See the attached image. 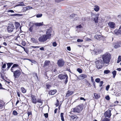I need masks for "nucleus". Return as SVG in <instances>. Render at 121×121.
<instances>
[{
    "label": "nucleus",
    "mask_w": 121,
    "mask_h": 121,
    "mask_svg": "<svg viewBox=\"0 0 121 121\" xmlns=\"http://www.w3.org/2000/svg\"><path fill=\"white\" fill-rule=\"evenodd\" d=\"M65 64V62L62 59H60L57 62V64L59 67L63 66Z\"/></svg>",
    "instance_id": "7"
},
{
    "label": "nucleus",
    "mask_w": 121,
    "mask_h": 121,
    "mask_svg": "<svg viewBox=\"0 0 121 121\" xmlns=\"http://www.w3.org/2000/svg\"><path fill=\"white\" fill-rule=\"evenodd\" d=\"M31 47L32 48H39L40 47L38 46H31Z\"/></svg>",
    "instance_id": "58"
},
{
    "label": "nucleus",
    "mask_w": 121,
    "mask_h": 121,
    "mask_svg": "<svg viewBox=\"0 0 121 121\" xmlns=\"http://www.w3.org/2000/svg\"><path fill=\"white\" fill-rule=\"evenodd\" d=\"M83 41V40L82 39H78L77 40V41L78 42H82Z\"/></svg>",
    "instance_id": "50"
},
{
    "label": "nucleus",
    "mask_w": 121,
    "mask_h": 121,
    "mask_svg": "<svg viewBox=\"0 0 121 121\" xmlns=\"http://www.w3.org/2000/svg\"><path fill=\"white\" fill-rule=\"evenodd\" d=\"M21 73V72L19 70H17L14 71L13 73V76L15 78H18Z\"/></svg>",
    "instance_id": "6"
},
{
    "label": "nucleus",
    "mask_w": 121,
    "mask_h": 121,
    "mask_svg": "<svg viewBox=\"0 0 121 121\" xmlns=\"http://www.w3.org/2000/svg\"><path fill=\"white\" fill-rule=\"evenodd\" d=\"M64 113H60V116L61 119L62 121H65V120L64 117Z\"/></svg>",
    "instance_id": "26"
},
{
    "label": "nucleus",
    "mask_w": 121,
    "mask_h": 121,
    "mask_svg": "<svg viewBox=\"0 0 121 121\" xmlns=\"http://www.w3.org/2000/svg\"><path fill=\"white\" fill-rule=\"evenodd\" d=\"M12 67V68H14L16 67H19V65H18L17 64H14L13 65Z\"/></svg>",
    "instance_id": "42"
},
{
    "label": "nucleus",
    "mask_w": 121,
    "mask_h": 121,
    "mask_svg": "<svg viewBox=\"0 0 121 121\" xmlns=\"http://www.w3.org/2000/svg\"><path fill=\"white\" fill-rule=\"evenodd\" d=\"M4 104H0V108H2L4 106Z\"/></svg>",
    "instance_id": "53"
},
{
    "label": "nucleus",
    "mask_w": 121,
    "mask_h": 121,
    "mask_svg": "<svg viewBox=\"0 0 121 121\" xmlns=\"http://www.w3.org/2000/svg\"><path fill=\"white\" fill-rule=\"evenodd\" d=\"M21 81H26V79L25 76H23L22 77V78L21 79Z\"/></svg>",
    "instance_id": "32"
},
{
    "label": "nucleus",
    "mask_w": 121,
    "mask_h": 121,
    "mask_svg": "<svg viewBox=\"0 0 121 121\" xmlns=\"http://www.w3.org/2000/svg\"><path fill=\"white\" fill-rule=\"evenodd\" d=\"M70 120H74V119H76L77 120L78 118V117L76 115H73L70 116Z\"/></svg>",
    "instance_id": "17"
},
{
    "label": "nucleus",
    "mask_w": 121,
    "mask_h": 121,
    "mask_svg": "<svg viewBox=\"0 0 121 121\" xmlns=\"http://www.w3.org/2000/svg\"><path fill=\"white\" fill-rule=\"evenodd\" d=\"M60 80L65 79L66 78L64 83L66 84L68 81V77L66 74L64 75L62 74H59L58 77Z\"/></svg>",
    "instance_id": "3"
},
{
    "label": "nucleus",
    "mask_w": 121,
    "mask_h": 121,
    "mask_svg": "<svg viewBox=\"0 0 121 121\" xmlns=\"http://www.w3.org/2000/svg\"><path fill=\"white\" fill-rule=\"evenodd\" d=\"M76 27V28H82V26L81 25L77 26Z\"/></svg>",
    "instance_id": "54"
},
{
    "label": "nucleus",
    "mask_w": 121,
    "mask_h": 121,
    "mask_svg": "<svg viewBox=\"0 0 121 121\" xmlns=\"http://www.w3.org/2000/svg\"><path fill=\"white\" fill-rule=\"evenodd\" d=\"M33 26H32L29 27V30L30 32H32L33 31Z\"/></svg>",
    "instance_id": "36"
},
{
    "label": "nucleus",
    "mask_w": 121,
    "mask_h": 121,
    "mask_svg": "<svg viewBox=\"0 0 121 121\" xmlns=\"http://www.w3.org/2000/svg\"><path fill=\"white\" fill-rule=\"evenodd\" d=\"M13 63H7V67L6 68V69L7 70L9 69L10 67L13 65Z\"/></svg>",
    "instance_id": "19"
},
{
    "label": "nucleus",
    "mask_w": 121,
    "mask_h": 121,
    "mask_svg": "<svg viewBox=\"0 0 121 121\" xmlns=\"http://www.w3.org/2000/svg\"><path fill=\"white\" fill-rule=\"evenodd\" d=\"M50 61L49 60H46L45 61L43 65V67H45L49 65L50 64Z\"/></svg>",
    "instance_id": "15"
},
{
    "label": "nucleus",
    "mask_w": 121,
    "mask_h": 121,
    "mask_svg": "<svg viewBox=\"0 0 121 121\" xmlns=\"http://www.w3.org/2000/svg\"><path fill=\"white\" fill-rule=\"evenodd\" d=\"M105 99L108 100H109L110 99V98L109 95H108L105 97Z\"/></svg>",
    "instance_id": "48"
},
{
    "label": "nucleus",
    "mask_w": 121,
    "mask_h": 121,
    "mask_svg": "<svg viewBox=\"0 0 121 121\" xmlns=\"http://www.w3.org/2000/svg\"><path fill=\"white\" fill-rule=\"evenodd\" d=\"M18 6H23L24 5V4L23 2H21L19 3V4H18Z\"/></svg>",
    "instance_id": "43"
},
{
    "label": "nucleus",
    "mask_w": 121,
    "mask_h": 121,
    "mask_svg": "<svg viewBox=\"0 0 121 121\" xmlns=\"http://www.w3.org/2000/svg\"><path fill=\"white\" fill-rule=\"evenodd\" d=\"M111 111L109 110L106 111L104 113V115L105 117H107L108 118H110L112 115Z\"/></svg>",
    "instance_id": "8"
},
{
    "label": "nucleus",
    "mask_w": 121,
    "mask_h": 121,
    "mask_svg": "<svg viewBox=\"0 0 121 121\" xmlns=\"http://www.w3.org/2000/svg\"><path fill=\"white\" fill-rule=\"evenodd\" d=\"M52 32V30H48L46 32V35L49 39L51 38V33Z\"/></svg>",
    "instance_id": "9"
},
{
    "label": "nucleus",
    "mask_w": 121,
    "mask_h": 121,
    "mask_svg": "<svg viewBox=\"0 0 121 121\" xmlns=\"http://www.w3.org/2000/svg\"><path fill=\"white\" fill-rule=\"evenodd\" d=\"M13 68H12V67L11 69L10 70L13 73H14V71H13Z\"/></svg>",
    "instance_id": "63"
},
{
    "label": "nucleus",
    "mask_w": 121,
    "mask_h": 121,
    "mask_svg": "<svg viewBox=\"0 0 121 121\" xmlns=\"http://www.w3.org/2000/svg\"><path fill=\"white\" fill-rule=\"evenodd\" d=\"M39 49L41 50L44 51V48L43 47L40 48Z\"/></svg>",
    "instance_id": "64"
},
{
    "label": "nucleus",
    "mask_w": 121,
    "mask_h": 121,
    "mask_svg": "<svg viewBox=\"0 0 121 121\" xmlns=\"http://www.w3.org/2000/svg\"><path fill=\"white\" fill-rule=\"evenodd\" d=\"M22 45L23 46H25L26 45V43L25 41H22Z\"/></svg>",
    "instance_id": "51"
},
{
    "label": "nucleus",
    "mask_w": 121,
    "mask_h": 121,
    "mask_svg": "<svg viewBox=\"0 0 121 121\" xmlns=\"http://www.w3.org/2000/svg\"><path fill=\"white\" fill-rule=\"evenodd\" d=\"M17 92L18 96V97H20V93H21L19 91H17Z\"/></svg>",
    "instance_id": "57"
},
{
    "label": "nucleus",
    "mask_w": 121,
    "mask_h": 121,
    "mask_svg": "<svg viewBox=\"0 0 121 121\" xmlns=\"http://www.w3.org/2000/svg\"><path fill=\"white\" fill-rule=\"evenodd\" d=\"M27 114L28 115V117L30 115H31V116H32V112L31 111L30 112L28 111L27 112Z\"/></svg>",
    "instance_id": "44"
},
{
    "label": "nucleus",
    "mask_w": 121,
    "mask_h": 121,
    "mask_svg": "<svg viewBox=\"0 0 121 121\" xmlns=\"http://www.w3.org/2000/svg\"><path fill=\"white\" fill-rule=\"evenodd\" d=\"M57 45V44L56 42H54L52 43V45L54 47H56Z\"/></svg>",
    "instance_id": "47"
},
{
    "label": "nucleus",
    "mask_w": 121,
    "mask_h": 121,
    "mask_svg": "<svg viewBox=\"0 0 121 121\" xmlns=\"http://www.w3.org/2000/svg\"><path fill=\"white\" fill-rule=\"evenodd\" d=\"M102 52V51L100 49H99L97 50L96 52V54H99L101 53Z\"/></svg>",
    "instance_id": "29"
},
{
    "label": "nucleus",
    "mask_w": 121,
    "mask_h": 121,
    "mask_svg": "<svg viewBox=\"0 0 121 121\" xmlns=\"http://www.w3.org/2000/svg\"><path fill=\"white\" fill-rule=\"evenodd\" d=\"M56 92V90H50L48 91V94L49 95H54Z\"/></svg>",
    "instance_id": "12"
},
{
    "label": "nucleus",
    "mask_w": 121,
    "mask_h": 121,
    "mask_svg": "<svg viewBox=\"0 0 121 121\" xmlns=\"http://www.w3.org/2000/svg\"><path fill=\"white\" fill-rule=\"evenodd\" d=\"M110 119L107 117H105L102 119L101 121H110Z\"/></svg>",
    "instance_id": "28"
},
{
    "label": "nucleus",
    "mask_w": 121,
    "mask_h": 121,
    "mask_svg": "<svg viewBox=\"0 0 121 121\" xmlns=\"http://www.w3.org/2000/svg\"><path fill=\"white\" fill-rule=\"evenodd\" d=\"M112 74H113V77L114 78L116 75L117 73V71L116 70H114L112 72Z\"/></svg>",
    "instance_id": "30"
},
{
    "label": "nucleus",
    "mask_w": 121,
    "mask_h": 121,
    "mask_svg": "<svg viewBox=\"0 0 121 121\" xmlns=\"http://www.w3.org/2000/svg\"><path fill=\"white\" fill-rule=\"evenodd\" d=\"M114 32L115 34L118 35L119 34H121V25L118 30L117 29H115L114 31Z\"/></svg>",
    "instance_id": "11"
},
{
    "label": "nucleus",
    "mask_w": 121,
    "mask_h": 121,
    "mask_svg": "<svg viewBox=\"0 0 121 121\" xmlns=\"http://www.w3.org/2000/svg\"><path fill=\"white\" fill-rule=\"evenodd\" d=\"M94 95L95 98L96 99H98L100 97L99 95L97 93H95L94 94Z\"/></svg>",
    "instance_id": "24"
},
{
    "label": "nucleus",
    "mask_w": 121,
    "mask_h": 121,
    "mask_svg": "<svg viewBox=\"0 0 121 121\" xmlns=\"http://www.w3.org/2000/svg\"><path fill=\"white\" fill-rule=\"evenodd\" d=\"M37 102L42 104L43 102L41 99H38L37 100Z\"/></svg>",
    "instance_id": "41"
},
{
    "label": "nucleus",
    "mask_w": 121,
    "mask_h": 121,
    "mask_svg": "<svg viewBox=\"0 0 121 121\" xmlns=\"http://www.w3.org/2000/svg\"><path fill=\"white\" fill-rule=\"evenodd\" d=\"M80 77L82 78V79H83L85 78H87V75L86 74H82L80 75Z\"/></svg>",
    "instance_id": "22"
},
{
    "label": "nucleus",
    "mask_w": 121,
    "mask_h": 121,
    "mask_svg": "<svg viewBox=\"0 0 121 121\" xmlns=\"http://www.w3.org/2000/svg\"><path fill=\"white\" fill-rule=\"evenodd\" d=\"M8 12H11V13H14V11L12 10H9L8 11Z\"/></svg>",
    "instance_id": "62"
},
{
    "label": "nucleus",
    "mask_w": 121,
    "mask_h": 121,
    "mask_svg": "<svg viewBox=\"0 0 121 121\" xmlns=\"http://www.w3.org/2000/svg\"><path fill=\"white\" fill-rule=\"evenodd\" d=\"M43 15L42 14H38L36 15V17L37 18L41 17Z\"/></svg>",
    "instance_id": "38"
},
{
    "label": "nucleus",
    "mask_w": 121,
    "mask_h": 121,
    "mask_svg": "<svg viewBox=\"0 0 121 121\" xmlns=\"http://www.w3.org/2000/svg\"><path fill=\"white\" fill-rule=\"evenodd\" d=\"M21 89L22 93H24L26 92V90L24 88L21 87Z\"/></svg>",
    "instance_id": "27"
},
{
    "label": "nucleus",
    "mask_w": 121,
    "mask_h": 121,
    "mask_svg": "<svg viewBox=\"0 0 121 121\" xmlns=\"http://www.w3.org/2000/svg\"><path fill=\"white\" fill-rule=\"evenodd\" d=\"M91 81L92 82H95L93 77H91Z\"/></svg>",
    "instance_id": "61"
},
{
    "label": "nucleus",
    "mask_w": 121,
    "mask_h": 121,
    "mask_svg": "<svg viewBox=\"0 0 121 121\" xmlns=\"http://www.w3.org/2000/svg\"><path fill=\"white\" fill-rule=\"evenodd\" d=\"M44 115L46 118H47L48 117V113L44 114Z\"/></svg>",
    "instance_id": "55"
},
{
    "label": "nucleus",
    "mask_w": 121,
    "mask_h": 121,
    "mask_svg": "<svg viewBox=\"0 0 121 121\" xmlns=\"http://www.w3.org/2000/svg\"><path fill=\"white\" fill-rule=\"evenodd\" d=\"M73 93V91H68L67 92L66 97H68L72 95Z\"/></svg>",
    "instance_id": "16"
},
{
    "label": "nucleus",
    "mask_w": 121,
    "mask_h": 121,
    "mask_svg": "<svg viewBox=\"0 0 121 121\" xmlns=\"http://www.w3.org/2000/svg\"><path fill=\"white\" fill-rule=\"evenodd\" d=\"M43 22L40 23H35V24L36 26H41L43 25Z\"/></svg>",
    "instance_id": "20"
},
{
    "label": "nucleus",
    "mask_w": 121,
    "mask_h": 121,
    "mask_svg": "<svg viewBox=\"0 0 121 121\" xmlns=\"http://www.w3.org/2000/svg\"><path fill=\"white\" fill-rule=\"evenodd\" d=\"M86 85H87L88 87H91V83L88 81L86 80Z\"/></svg>",
    "instance_id": "34"
},
{
    "label": "nucleus",
    "mask_w": 121,
    "mask_h": 121,
    "mask_svg": "<svg viewBox=\"0 0 121 121\" xmlns=\"http://www.w3.org/2000/svg\"><path fill=\"white\" fill-rule=\"evenodd\" d=\"M94 21L95 23H98L99 22V17L98 16H97L96 17L94 18Z\"/></svg>",
    "instance_id": "23"
},
{
    "label": "nucleus",
    "mask_w": 121,
    "mask_h": 121,
    "mask_svg": "<svg viewBox=\"0 0 121 121\" xmlns=\"http://www.w3.org/2000/svg\"><path fill=\"white\" fill-rule=\"evenodd\" d=\"M83 105L79 104L76 107L71 109V111L70 112L71 114H73L72 112L75 113L77 112L79 113L82 111L83 109Z\"/></svg>",
    "instance_id": "2"
},
{
    "label": "nucleus",
    "mask_w": 121,
    "mask_h": 121,
    "mask_svg": "<svg viewBox=\"0 0 121 121\" xmlns=\"http://www.w3.org/2000/svg\"><path fill=\"white\" fill-rule=\"evenodd\" d=\"M108 25L111 28L113 29L115 26V24L113 22H110L108 23Z\"/></svg>",
    "instance_id": "13"
},
{
    "label": "nucleus",
    "mask_w": 121,
    "mask_h": 121,
    "mask_svg": "<svg viewBox=\"0 0 121 121\" xmlns=\"http://www.w3.org/2000/svg\"><path fill=\"white\" fill-rule=\"evenodd\" d=\"M15 29L14 25L13 24H9L7 27V30L9 33H11L13 32Z\"/></svg>",
    "instance_id": "4"
},
{
    "label": "nucleus",
    "mask_w": 121,
    "mask_h": 121,
    "mask_svg": "<svg viewBox=\"0 0 121 121\" xmlns=\"http://www.w3.org/2000/svg\"><path fill=\"white\" fill-rule=\"evenodd\" d=\"M104 83V82L103 81H101L100 82V84L99 85V86L100 87H101Z\"/></svg>",
    "instance_id": "52"
},
{
    "label": "nucleus",
    "mask_w": 121,
    "mask_h": 121,
    "mask_svg": "<svg viewBox=\"0 0 121 121\" xmlns=\"http://www.w3.org/2000/svg\"><path fill=\"white\" fill-rule=\"evenodd\" d=\"M100 81V79L99 78H97L95 79V81L97 83H99Z\"/></svg>",
    "instance_id": "45"
},
{
    "label": "nucleus",
    "mask_w": 121,
    "mask_h": 121,
    "mask_svg": "<svg viewBox=\"0 0 121 121\" xmlns=\"http://www.w3.org/2000/svg\"><path fill=\"white\" fill-rule=\"evenodd\" d=\"M121 61V56H118L117 63H118Z\"/></svg>",
    "instance_id": "37"
},
{
    "label": "nucleus",
    "mask_w": 121,
    "mask_h": 121,
    "mask_svg": "<svg viewBox=\"0 0 121 121\" xmlns=\"http://www.w3.org/2000/svg\"><path fill=\"white\" fill-rule=\"evenodd\" d=\"M80 99L81 100H83L84 101H85L86 100V99H85L84 98L82 97H80Z\"/></svg>",
    "instance_id": "60"
},
{
    "label": "nucleus",
    "mask_w": 121,
    "mask_h": 121,
    "mask_svg": "<svg viewBox=\"0 0 121 121\" xmlns=\"http://www.w3.org/2000/svg\"><path fill=\"white\" fill-rule=\"evenodd\" d=\"M110 87V85H108L106 87V90L107 91H108V90L109 89Z\"/></svg>",
    "instance_id": "49"
},
{
    "label": "nucleus",
    "mask_w": 121,
    "mask_h": 121,
    "mask_svg": "<svg viewBox=\"0 0 121 121\" xmlns=\"http://www.w3.org/2000/svg\"><path fill=\"white\" fill-rule=\"evenodd\" d=\"M94 37L95 39L98 40H100L102 37V36L100 35L96 34L95 35Z\"/></svg>",
    "instance_id": "18"
},
{
    "label": "nucleus",
    "mask_w": 121,
    "mask_h": 121,
    "mask_svg": "<svg viewBox=\"0 0 121 121\" xmlns=\"http://www.w3.org/2000/svg\"><path fill=\"white\" fill-rule=\"evenodd\" d=\"M31 40L33 41V43H37V40L34 38H31Z\"/></svg>",
    "instance_id": "35"
},
{
    "label": "nucleus",
    "mask_w": 121,
    "mask_h": 121,
    "mask_svg": "<svg viewBox=\"0 0 121 121\" xmlns=\"http://www.w3.org/2000/svg\"><path fill=\"white\" fill-rule=\"evenodd\" d=\"M67 49L69 51H71V48L70 46L67 47Z\"/></svg>",
    "instance_id": "59"
},
{
    "label": "nucleus",
    "mask_w": 121,
    "mask_h": 121,
    "mask_svg": "<svg viewBox=\"0 0 121 121\" xmlns=\"http://www.w3.org/2000/svg\"><path fill=\"white\" fill-rule=\"evenodd\" d=\"M51 86L52 85H51L47 84L46 85V88L48 89H49Z\"/></svg>",
    "instance_id": "39"
},
{
    "label": "nucleus",
    "mask_w": 121,
    "mask_h": 121,
    "mask_svg": "<svg viewBox=\"0 0 121 121\" xmlns=\"http://www.w3.org/2000/svg\"><path fill=\"white\" fill-rule=\"evenodd\" d=\"M49 39L46 36V35H44L41 36L38 39V40L40 42H44L46 41L48 39Z\"/></svg>",
    "instance_id": "5"
},
{
    "label": "nucleus",
    "mask_w": 121,
    "mask_h": 121,
    "mask_svg": "<svg viewBox=\"0 0 121 121\" xmlns=\"http://www.w3.org/2000/svg\"><path fill=\"white\" fill-rule=\"evenodd\" d=\"M31 97L32 103L34 104H36L37 103V99L36 98V96L34 95H31Z\"/></svg>",
    "instance_id": "10"
},
{
    "label": "nucleus",
    "mask_w": 121,
    "mask_h": 121,
    "mask_svg": "<svg viewBox=\"0 0 121 121\" xmlns=\"http://www.w3.org/2000/svg\"><path fill=\"white\" fill-rule=\"evenodd\" d=\"M102 60L99 59L95 62L96 67L98 69H102L104 67L108 66L111 59V55L108 53H106L102 56Z\"/></svg>",
    "instance_id": "1"
},
{
    "label": "nucleus",
    "mask_w": 121,
    "mask_h": 121,
    "mask_svg": "<svg viewBox=\"0 0 121 121\" xmlns=\"http://www.w3.org/2000/svg\"><path fill=\"white\" fill-rule=\"evenodd\" d=\"M77 70L80 73H82V70L81 69L78 68L77 69Z\"/></svg>",
    "instance_id": "40"
},
{
    "label": "nucleus",
    "mask_w": 121,
    "mask_h": 121,
    "mask_svg": "<svg viewBox=\"0 0 121 121\" xmlns=\"http://www.w3.org/2000/svg\"><path fill=\"white\" fill-rule=\"evenodd\" d=\"M12 114L13 115L16 116L17 115L18 113L16 110H14Z\"/></svg>",
    "instance_id": "33"
},
{
    "label": "nucleus",
    "mask_w": 121,
    "mask_h": 121,
    "mask_svg": "<svg viewBox=\"0 0 121 121\" xmlns=\"http://www.w3.org/2000/svg\"><path fill=\"white\" fill-rule=\"evenodd\" d=\"M94 9L95 11L98 12L99 10V7L98 6L95 5L94 6Z\"/></svg>",
    "instance_id": "21"
},
{
    "label": "nucleus",
    "mask_w": 121,
    "mask_h": 121,
    "mask_svg": "<svg viewBox=\"0 0 121 121\" xmlns=\"http://www.w3.org/2000/svg\"><path fill=\"white\" fill-rule=\"evenodd\" d=\"M15 23L16 28V29L18 28L20 26V24L19 23L17 22H15Z\"/></svg>",
    "instance_id": "25"
},
{
    "label": "nucleus",
    "mask_w": 121,
    "mask_h": 121,
    "mask_svg": "<svg viewBox=\"0 0 121 121\" xmlns=\"http://www.w3.org/2000/svg\"><path fill=\"white\" fill-rule=\"evenodd\" d=\"M33 9V7L28 6L26 7H25L23 8L22 9L23 11V12H25L26 11L30 9Z\"/></svg>",
    "instance_id": "14"
},
{
    "label": "nucleus",
    "mask_w": 121,
    "mask_h": 121,
    "mask_svg": "<svg viewBox=\"0 0 121 121\" xmlns=\"http://www.w3.org/2000/svg\"><path fill=\"white\" fill-rule=\"evenodd\" d=\"M57 102L55 104V105L56 107H57L59 106V102L58 99L56 100Z\"/></svg>",
    "instance_id": "46"
},
{
    "label": "nucleus",
    "mask_w": 121,
    "mask_h": 121,
    "mask_svg": "<svg viewBox=\"0 0 121 121\" xmlns=\"http://www.w3.org/2000/svg\"><path fill=\"white\" fill-rule=\"evenodd\" d=\"M110 72V71L109 70H105L104 71V74H108Z\"/></svg>",
    "instance_id": "31"
},
{
    "label": "nucleus",
    "mask_w": 121,
    "mask_h": 121,
    "mask_svg": "<svg viewBox=\"0 0 121 121\" xmlns=\"http://www.w3.org/2000/svg\"><path fill=\"white\" fill-rule=\"evenodd\" d=\"M6 67V64L4 63L2 66V68L3 69L5 68Z\"/></svg>",
    "instance_id": "56"
}]
</instances>
